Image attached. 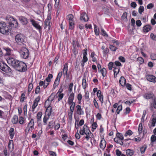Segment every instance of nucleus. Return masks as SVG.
Wrapping results in <instances>:
<instances>
[{
    "label": "nucleus",
    "mask_w": 156,
    "mask_h": 156,
    "mask_svg": "<svg viewBox=\"0 0 156 156\" xmlns=\"http://www.w3.org/2000/svg\"><path fill=\"white\" fill-rule=\"evenodd\" d=\"M10 31L8 26L5 23H0V32L4 34L8 35L10 33Z\"/></svg>",
    "instance_id": "nucleus-1"
},
{
    "label": "nucleus",
    "mask_w": 156,
    "mask_h": 156,
    "mask_svg": "<svg viewBox=\"0 0 156 156\" xmlns=\"http://www.w3.org/2000/svg\"><path fill=\"white\" fill-rule=\"evenodd\" d=\"M55 96V94L52 93L49 97L48 99L46 101L45 103V106L47 107V112H51V108L50 106L51 102L54 100Z\"/></svg>",
    "instance_id": "nucleus-2"
},
{
    "label": "nucleus",
    "mask_w": 156,
    "mask_h": 156,
    "mask_svg": "<svg viewBox=\"0 0 156 156\" xmlns=\"http://www.w3.org/2000/svg\"><path fill=\"white\" fill-rule=\"evenodd\" d=\"M19 52L21 57L26 59L28 58L29 52L28 50L25 48H23L20 50Z\"/></svg>",
    "instance_id": "nucleus-3"
},
{
    "label": "nucleus",
    "mask_w": 156,
    "mask_h": 156,
    "mask_svg": "<svg viewBox=\"0 0 156 156\" xmlns=\"http://www.w3.org/2000/svg\"><path fill=\"white\" fill-rule=\"evenodd\" d=\"M16 69L19 71L21 72L25 71L27 69L26 64L24 62L21 61L19 63Z\"/></svg>",
    "instance_id": "nucleus-4"
},
{
    "label": "nucleus",
    "mask_w": 156,
    "mask_h": 156,
    "mask_svg": "<svg viewBox=\"0 0 156 156\" xmlns=\"http://www.w3.org/2000/svg\"><path fill=\"white\" fill-rule=\"evenodd\" d=\"M0 69L6 73L11 71V69L6 64L4 63H0Z\"/></svg>",
    "instance_id": "nucleus-5"
},
{
    "label": "nucleus",
    "mask_w": 156,
    "mask_h": 156,
    "mask_svg": "<svg viewBox=\"0 0 156 156\" xmlns=\"http://www.w3.org/2000/svg\"><path fill=\"white\" fill-rule=\"evenodd\" d=\"M24 37L21 34L17 35L15 37V39L16 42L18 44H20L24 41Z\"/></svg>",
    "instance_id": "nucleus-6"
},
{
    "label": "nucleus",
    "mask_w": 156,
    "mask_h": 156,
    "mask_svg": "<svg viewBox=\"0 0 156 156\" xmlns=\"http://www.w3.org/2000/svg\"><path fill=\"white\" fill-rule=\"evenodd\" d=\"M9 20H10L9 24L11 27H16L17 26L18 23L17 21L15 20L13 17H10Z\"/></svg>",
    "instance_id": "nucleus-7"
},
{
    "label": "nucleus",
    "mask_w": 156,
    "mask_h": 156,
    "mask_svg": "<svg viewBox=\"0 0 156 156\" xmlns=\"http://www.w3.org/2000/svg\"><path fill=\"white\" fill-rule=\"evenodd\" d=\"M145 77L147 80L150 82L155 83L156 82V77L150 74L147 75Z\"/></svg>",
    "instance_id": "nucleus-8"
},
{
    "label": "nucleus",
    "mask_w": 156,
    "mask_h": 156,
    "mask_svg": "<svg viewBox=\"0 0 156 156\" xmlns=\"http://www.w3.org/2000/svg\"><path fill=\"white\" fill-rule=\"evenodd\" d=\"M62 75V72H61L58 73V76H57V77L56 78V79L55 80V82L54 83V84L53 86L54 87H56L58 85V84L59 83V80H60V78L61 77Z\"/></svg>",
    "instance_id": "nucleus-9"
},
{
    "label": "nucleus",
    "mask_w": 156,
    "mask_h": 156,
    "mask_svg": "<svg viewBox=\"0 0 156 156\" xmlns=\"http://www.w3.org/2000/svg\"><path fill=\"white\" fill-rule=\"evenodd\" d=\"M30 21L32 25L36 28L39 30L41 29V26L36 21L33 19H30Z\"/></svg>",
    "instance_id": "nucleus-10"
},
{
    "label": "nucleus",
    "mask_w": 156,
    "mask_h": 156,
    "mask_svg": "<svg viewBox=\"0 0 156 156\" xmlns=\"http://www.w3.org/2000/svg\"><path fill=\"white\" fill-rule=\"evenodd\" d=\"M51 112L52 110H51V112H50V111L47 112V110H46L45 115H44L43 119V121L44 123V125H46L47 124V121L49 119V116L51 115Z\"/></svg>",
    "instance_id": "nucleus-11"
},
{
    "label": "nucleus",
    "mask_w": 156,
    "mask_h": 156,
    "mask_svg": "<svg viewBox=\"0 0 156 156\" xmlns=\"http://www.w3.org/2000/svg\"><path fill=\"white\" fill-rule=\"evenodd\" d=\"M51 17L50 16H48L46 20L44 21L45 25H44V28L48 27V29H50V25Z\"/></svg>",
    "instance_id": "nucleus-12"
},
{
    "label": "nucleus",
    "mask_w": 156,
    "mask_h": 156,
    "mask_svg": "<svg viewBox=\"0 0 156 156\" xmlns=\"http://www.w3.org/2000/svg\"><path fill=\"white\" fill-rule=\"evenodd\" d=\"M144 97L145 99H147L152 98L154 100V99H156L155 97L152 93H148L145 94L144 95Z\"/></svg>",
    "instance_id": "nucleus-13"
},
{
    "label": "nucleus",
    "mask_w": 156,
    "mask_h": 156,
    "mask_svg": "<svg viewBox=\"0 0 156 156\" xmlns=\"http://www.w3.org/2000/svg\"><path fill=\"white\" fill-rule=\"evenodd\" d=\"M156 122V118L154 117L151 120L148 124L149 127L151 129L152 127H154Z\"/></svg>",
    "instance_id": "nucleus-14"
},
{
    "label": "nucleus",
    "mask_w": 156,
    "mask_h": 156,
    "mask_svg": "<svg viewBox=\"0 0 156 156\" xmlns=\"http://www.w3.org/2000/svg\"><path fill=\"white\" fill-rule=\"evenodd\" d=\"M80 19L81 20H83L84 22H87L88 20L89 17L86 13L84 12L81 15Z\"/></svg>",
    "instance_id": "nucleus-15"
},
{
    "label": "nucleus",
    "mask_w": 156,
    "mask_h": 156,
    "mask_svg": "<svg viewBox=\"0 0 156 156\" xmlns=\"http://www.w3.org/2000/svg\"><path fill=\"white\" fill-rule=\"evenodd\" d=\"M20 21L23 25H26L28 23V20L25 16H21L19 17Z\"/></svg>",
    "instance_id": "nucleus-16"
},
{
    "label": "nucleus",
    "mask_w": 156,
    "mask_h": 156,
    "mask_svg": "<svg viewBox=\"0 0 156 156\" xmlns=\"http://www.w3.org/2000/svg\"><path fill=\"white\" fill-rule=\"evenodd\" d=\"M68 70V64L67 63H66L64 65L62 72L64 76L66 75L68 77L69 76V75L67 73Z\"/></svg>",
    "instance_id": "nucleus-17"
},
{
    "label": "nucleus",
    "mask_w": 156,
    "mask_h": 156,
    "mask_svg": "<svg viewBox=\"0 0 156 156\" xmlns=\"http://www.w3.org/2000/svg\"><path fill=\"white\" fill-rule=\"evenodd\" d=\"M16 60L12 58H8L7 59V63L13 66Z\"/></svg>",
    "instance_id": "nucleus-18"
},
{
    "label": "nucleus",
    "mask_w": 156,
    "mask_h": 156,
    "mask_svg": "<svg viewBox=\"0 0 156 156\" xmlns=\"http://www.w3.org/2000/svg\"><path fill=\"white\" fill-rule=\"evenodd\" d=\"M76 113L77 114L81 115L83 114V112L81 108L80 105H78L76 106Z\"/></svg>",
    "instance_id": "nucleus-19"
},
{
    "label": "nucleus",
    "mask_w": 156,
    "mask_h": 156,
    "mask_svg": "<svg viewBox=\"0 0 156 156\" xmlns=\"http://www.w3.org/2000/svg\"><path fill=\"white\" fill-rule=\"evenodd\" d=\"M106 146V142L104 139H102L100 144V147L101 148L104 149Z\"/></svg>",
    "instance_id": "nucleus-20"
},
{
    "label": "nucleus",
    "mask_w": 156,
    "mask_h": 156,
    "mask_svg": "<svg viewBox=\"0 0 156 156\" xmlns=\"http://www.w3.org/2000/svg\"><path fill=\"white\" fill-rule=\"evenodd\" d=\"M151 29V27L150 25H146L143 27V30L144 32H147L150 30Z\"/></svg>",
    "instance_id": "nucleus-21"
},
{
    "label": "nucleus",
    "mask_w": 156,
    "mask_h": 156,
    "mask_svg": "<svg viewBox=\"0 0 156 156\" xmlns=\"http://www.w3.org/2000/svg\"><path fill=\"white\" fill-rule=\"evenodd\" d=\"M119 82L122 86H125L126 83V79L123 76H122L120 77Z\"/></svg>",
    "instance_id": "nucleus-22"
},
{
    "label": "nucleus",
    "mask_w": 156,
    "mask_h": 156,
    "mask_svg": "<svg viewBox=\"0 0 156 156\" xmlns=\"http://www.w3.org/2000/svg\"><path fill=\"white\" fill-rule=\"evenodd\" d=\"M74 94L73 93L70 94L68 98V103H71L72 102H73V101L74 99Z\"/></svg>",
    "instance_id": "nucleus-23"
},
{
    "label": "nucleus",
    "mask_w": 156,
    "mask_h": 156,
    "mask_svg": "<svg viewBox=\"0 0 156 156\" xmlns=\"http://www.w3.org/2000/svg\"><path fill=\"white\" fill-rule=\"evenodd\" d=\"M8 147L11 151H12L14 149V145L12 140H10L9 141L8 144Z\"/></svg>",
    "instance_id": "nucleus-24"
},
{
    "label": "nucleus",
    "mask_w": 156,
    "mask_h": 156,
    "mask_svg": "<svg viewBox=\"0 0 156 156\" xmlns=\"http://www.w3.org/2000/svg\"><path fill=\"white\" fill-rule=\"evenodd\" d=\"M62 91V90L60 89L57 93V94L58 95V101H60L62 98L64 96V94H63L61 93V92Z\"/></svg>",
    "instance_id": "nucleus-25"
},
{
    "label": "nucleus",
    "mask_w": 156,
    "mask_h": 156,
    "mask_svg": "<svg viewBox=\"0 0 156 156\" xmlns=\"http://www.w3.org/2000/svg\"><path fill=\"white\" fill-rule=\"evenodd\" d=\"M134 153L133 150L130 149H128L126 150V154L128 156L132 155L134 154Z\"/></svg>",
    "instance_id": "nucleus-26"
},
{
    "label": "nucleus",
    "mask_w": 156,
    "mask_h": 156,
    "mask_svg": "<svg viewBox=\"0 0 156 156\" xmlns=\"http://www.w3.org/2000/svg\"><path fill=\"white\" fill-rule=\"evenodd\" d=\"M18 121V117L17 115H14L12 119V121L14 124H16Z\"/></svg>",
    "instance_id": "nucleus-27"
},
{
    "label": "nucleus",
    "mask_w": 156,
    "mask_h": 156,
    "mask_svg": "<svg viewBox=\"0 0 156 156\" xmlns=\"http://www.w3.org/2000/svg\"><path fill=\"white\" fill-rule=\"evenodd\" d=\"M69 105H70V111H73L74 109V108L75 105V103L74 102H72L71 103H68Z\"/></svg>",
    "instance_id": "nucleus-28"
},
{
    "label": "nucleus",
    "mask_w": 156,
    "mask_h": 156,
    "mask_svg": "<svg viewBox=\"0 0 156 156\" xmlns=\"http://www.w3.org/2000/svg\"><path fill=\"white\" fill-rule=\"evenodd\" d=\"M42 112H39L37 114V121H40L41 120V118L42 115Z\"/></svg>",
    "instance_id": "nucleus-29"
},
{
    "label": "nucleus",
    "mask_w": 156,
    "mask_h": 156,
    "mask_svg": "<svg viewBox=\"0 0 156 156\" xmlns=\"http://www.w3.org/2000/svg\"><path fill=\"white\" fill-rule=\"evenodd\" d=\"M114 77H116L117 75L119 73V68H115L114 69Z\"/></svg>",
    "instance_id": "nucleus-30"
},
{
    "label": "nucleus",
    "mask_w": 156,
    "mask_h": 156,
    "mask_svg": "<svg viewBox=\"0 0 156 156\" xmlns=\"http://www.w3.org/2000/svg\"><path fill=\"white\" fill-rule=\"evenodd\" d=\"M14 129L13 128H11L9 130V134L12 139L14 135Z\"/></svg>",
    "instance_id": "nucleus-31"
},
{
    "label": "nucleus",
    "mask_w": 156,
    "mask_h": 156,
    "mask_svg": "<svg viewBox=\"0 0 156 156\" xmlns=\"http://www.w3.org/2000/svg\"><path fill=\"white\" fill-rule=\"evenodd\" d=\"M117 137L119 138L120 140H122L123 139V135L121 133H117L116 134Z\"/></svg>",
    "instance_id": "nucleus-32"
},
{
    "label": "nucleus",
    "mask_w": 156,
    "mask_h": 156,
    "mask_svg": "<svg viewBox=\"0 0 156 156\" xmlns=\"http://www.w3.org/2000/svg\"><path fill=\"white\" fill-rule=\"evenodd\" d=\"M153 107L154 108L156 109V98L154 99L153 103L151 104L150 108L151 110L152 109V107Z\"/></svg>",
    "instance_id": "nucleus-33"
},
{
    "label": "nucleus",
    "mask_w": 156,
    "mask_h": 156,
    "mask_svg": "<svg viewBox=\"0 0 156 156\" xmlns=\"http://www.w3.org/2000/svg\"><path fill=\"white\" fill-rule=\"evenodd\" d=\"M127 13L126 12H124L123 14H122V19L124 21H126L127 20Z\"/></svg>",
    "instance_id": "nucleus-34"
},
{
    "label": "nucleus",
    "mask_w": 156,
    "mask_h": 156,
    "mask_svg": "<svg viewBox=\"0 0 156 156\" xmlns=\"http://www.w3.org/2000/svg\"><path fill=\"white\" fill-rule=\"evenodd\" d=\"M142 123H140L139 125L138 132L139 134L141 133L142 132Z\"/></svg>",
    "instance_id": "nucleus-35"
},
{
    "label": "nucleus",
    "mask_w": 156,
    "mask_h": 156,
    "mask_svg": "<svg viewBox=\"0 0 156 156\" xmlns=\"http://www.w3.org/2000/svg\"><path fill=\"white\" fill-rule=\"evenodd\" d=\"M147 148V147L146 146H144L140 148V152L141 154H143L144 153L145 150Z\"/></svg>",
    "instance_id": "nucleus-36"
},
{
    "label": "nucleus",
    "mask_w": 156,
    "mask_h": 156,
    "mask_svg": "<svg viewBox=\"0 0 156 156\" xmlns=\"http://www.w3.org/2000/svg\"><path fill=\"white\" fill-rule=\"evenodd\" d=\"M102 74L103 77H105L107 73V71L106 69L104 68L101 70Z\"/></svg>",
    "instance_id": "nucleus-37"
},
{
    "label": "nucleus",
    "mask_w": 156,
    "mask_h": 156,
    "mask_svg": "<svg viewBox=\"0 0 156 156\" xmlns=\"http://www.w3.org/2000/svg\"><path fill=\"white\" fill-rule=\"evenodd\" d=\"M82 86L84 89H85L86 87V80L85 79H83L82 80Z\"/></svg>",
    "instance_id": "nucleus-38"
},
{
    "label": "nucleus",
    "mask_w": 156,
    "mask_h": 156,
    "mask_svg": "<svg viewBox=\"0 0 156 156\" xmlns=\"http://www.w3.org/2000/svg\"><path fill=\"white\" fill-rule=\"evenodd\" d=\"M34 127H31L30 126L27 125V127L26 129V132H29L30 131H32Z\"/></svg>",
    "instance_id": "nucleus-39"
},
{
    "label": "nucleus",
    "mask_w": 156,
    "mask_h": 156,
    "mask_svg": "<svg viewBox=\"0 0 156 156\" xmlns=\"http://www.w3.org/2000/svg\"><path fill=\"white\" fill-rule=\"evenodd\" d=\"M67 19L69 20V22L70 21H73V16L72 14H69L67 16Z\"/></svg>",
    "instance_id": "nucleus-40"
},
{
    "label": "nucleus",
    "mask_w": 156,
    "mask_h": 156,
    "mask_svg": "<svg viewBox=\"0 0 156 156\" xmlns=\"http://www.w3.org/2000/svg\"><path fill=\"white\" fill-rule=\"evenodd\" d=\"M55 125V122L53 121H51L49 122L48 124V126L50 128H53Z\"/></svg>",
    "instance_id": "nucleus-41"
},
{
    "label": "nucleus",
    "mask_w": 156,
    "mask_h": 156,
    "mask_svg": "<svg viewBox=\"0 0 156 156\" xmlns=\"http://www.w3.org/2000/svg\"><path fill=\"white\" fill-rule=\"evenodd\" d=\"M69 28L70 29H72L73 28L74 26V23L73 22V21H70L69 22Z\"/></svg>",
    "instance_id": "nucleus-42"
},
{
    "label": "nucleus",
    "mask_w": 156,
    "mask_h": 156,
    "mask_svg": "<svg viewBox=\"0 0 156 156\" xmlns=\"http://www.w3.org/2000/svg\"><path fill=\"white\" fill-rule=\"evenodd\" d=\"M151 59L154 60H156V54L155 53H151Z\"/></svg>",
    "instance_id": "nucleus-43"
},
{
    "label": "nucleus",
    "mask_w": 156,
    "mask_h": 156,
    "mask_svg": "<svg viewBox=\"0 0 156 156\" xmlns=\"http://www.w3.org/2000/svg\"><path fill=\"white\" fill-rule=\"evenodd\" d=\"M109 48L111 51H115L117 49L116 47L112 45H110Z\"/></svg>",
    "instance_id": "nucleus-44"
},
{
    "label": "nucleus",
    "mask_w": 156,
    "mask_h": 156,
    "mask_svg": "<svg viewBox=\"0 0 156 156\" xmlns=\"http://www.w3.org/2000/svg\"><path fill=\"white\" fill-rule=\"evenodd\" d=\"M34 121L33 119H31L30 122L28 124V125L29 126H30L31 127H34Z\"/></svg>",
    "instance_id": "nucleus-45"
},
{
    "label": "nucleus",
    "mask_w": 156,
    "mask_h": 156,
    "mask_svg": "<svg viewBox=\"0 0 156 156\" xmlns=\"http://www.w3.org/2000/svg\"><path fill=\"white\" fill-rule=\"evenodd\" d=\"M33 85L32 83H30L29 84L28 90V92L29 93H30L32 89L33 88Z\"/></svg>",
    "instance_id": "nucleus-46"
},
{
    "label": "nucleus",
    "mask_w": 156,
    "mask_h": 156,
    "mask_svg": "<svg viewBox=\"0 0 156 156\" xmlns=\"http://www.w3.org/2000/svg\"><path fill=\"white\" fill-rule=\"evenodd\" d=\"M94 32L96 35H98L99 33V30L98 29L96 26H94Z\"/></svg>",
    "instance_id": "nucleus-47"
},
{
    "label": "nucleus",
    "mask_w": 156,
    "mask_h": 156,
    "mask_svg": "<svg viewBox=\"0 0 156 156\" xmlns=\"http://www.w3.org/2000/svg\"><path fill=\"white\" fill-rule=\"evenodd\" d=\"M122 106L121 105L119 106L118 107L117 109V114H119V112L120 111L122 110Z\"/></svg>",
    "instance_id": "nucleus-48"
},
{
    "label": "nucleus",
    "mask_w": 156,
    "mask_h": 156,
    "mask_svg": "<svg viewBox=\"0 0 156 156\" xmlns=\"http://www.w3.org/2000/svg\"><path fill=\"white\" fill-rule=\"evenodd\" d=\"M150 37L153 40L156 41V35L153 33H151L150 34Z\"/></svg>",
    "instance_id": "nucleus-49"
},
{
    "label": "nucleus",
    "mask_w": 156,
    "mask_h": 156,
    "mask_svg": "<svg viewBox=\"0 0 156 156\" xmlns=\"http://www.w3.org/2000/svg\"><path fill=\"white\" fill-rule=\"evenodd\" d=\"M144 10V7L143 6H140L139 9V12L140 14H141Z\"/></svg>",
    "instance_id": "nucleus-50"
},
{
    "label": "nucleus",
    "mask_w": 156,
    "mask_h": 156,
    "mask_svg": "<svg viewBox=\"0 0 156 156\" xmlns=\"http://www.w3.org/2000/svg\"><path fill=\"white\" fill-rule=\"evenodd\" d=\"M24 121V118L22 116H21L19 118V122L20 124H23V123Z\"/></svg>",
    "instance_id": "nucleus-51"
},
{
    "label": "nucleus",
    "mask_w": 156,
    "mask_h": 156,
    "mask_svg": "<svg viewBox=\"0 0 156 156\" xmlns=\"http://www.w3.org/2000/svg\"><path fill=\"white\" fill-rule=\"evenodd\" d=\"M73 83H71L69 86V90L70 92H72L73 89Z\"/></svg>",
    "instance_id": "nucleus-52"
},
{
    "label": "nucleus",
    "mask_w": 156,
    "mask_h": 156,
    "mask_svg": "<svg viewBox=\"0 0 156 156\" xmlns=\"http://www.w3.org/2000/svg\"><path fill=\"white\" fill-rule=\"evenodd\" d=\"M154 6L153 4L152 3H150L148 4L147 6V9H150L153 8Z\"/></svg>",
    "instance_id": "nucleus-53"
},
{
    "label": "nucleus",
    "mask_w": 156,
    "mask_h": 156,
    "mask_svg": "<svg viewBox=\"0 0 156 156\" xmlns=\"http://www.w3.org/2000/svg\"><path fill=\"white\" fill-rule=\"evenodd\" d=\"M38 103H37V102H34V104L32 106V109L33 111H34V109L35 108L37 107V106L38 105Z\"/></svg>",
    "instance_id": "nucleus-54"
},
{
    "label": "nucleus",
    "mask_w": 156,
    "mask_h": 156,
    "mask_svg": "<svg viewBox=\"0 0 156 156\" xmlns=\"http://www.w3.org/2000/svg\"><path fill=\"white\" fill-rule=\"evenodd\" d=\"M137 60L139 61V62L140 63H142L144 62V60L143 58L141 57H139L137 58Z\"/></svg>",
    "instance_id": "nucleus-55"
},
{
    "label": "nucleus",
    "mask_w": 156,
    "mask_h": 156,
    "mask_svg": "<svg viewBox=\"0 0 156 156\" xmlns=\"http://www.w3.org/2000/svg\"><path fill=\"white\" fill-rule=\"evenodd\" d=\"M101 33L102 35L106 37L108 36V34H106L105 31L103 29H101Z\"/></svg>",
    "instance_id": "nucleus-56"
},
{
    "label": "nucleus",
    "mask_w": 156,
    "mask_h": 156,
    "mask_svg": "<svg viewBox=\"0 0 156 156\" xmlns=\"http://www.w3.org/2000/svg\"><path fill=\"white\" fill-rule=\"evenodd\" d=\"M113 64V63L112 62H110L108 63V69L109 70H111L112 69Z\"/></svg>",
    "instance_id": "nucleus-57"
},
{
    "label": "nucleus",
    "mask_w": 156,
    "mask_h": 156,
    "mask_svg": "<svg viewBox=\"0 0 156 156\" xmlns=\"http://www.w3.org/2000/svg\"><path fill=\"white\" fill-rule=\"evenodd\" d=\"M55 8H57L58 7L59 3V0H55Z\"/></svg>",
    "instance_id": "nucleus-58"
},
{
    "label": "nucleus",
    "mask_w": 156,
    "mask_h": 156,
    "mask_svg": "<svg viewBox=\"0 0 156 156\" xmlns=\"http://www.w3.org/2000/svg\"><path fill=\"white\" fill-rule=\"evenodd\" d=\"M20 62V61L16 60L15 62V63H14V64L13 66V67L15 68L16 69L17 66V65H18Z\"/></svg>",
    "instance_id": "nucleus-59"
},
{
    "label": "nucleus",
    "mask_w": 156,
    "mask_h": 156,
    "mask_svg": "<svg viewBox=\"0 0 156 156\" xmlns=\"http://www.w3.org/2000/svg\"><path fill=\"white\" fill-rule=\"evenodd\" d=\"M82 98V97L81 94H78L77 96V99L80 102L81 101Z\"/></svg>",
    "instance_id": "nucleus-60"
},
{
    "label": "nucleus",
    "mask_w": 156,
    "mask_h": 156,
    "mask_svg": "<svg viewBox=\"0 0 156 156\" xmlns=\"http://www.w3.org/2000/svg\"><path fill=\"white\" fill-rule=\"evenodd\" d=\"M156 140V137L155 136L153 135L151 137V142H153Z\"/></svg>",
    "instance_id": "nucleus-61"
},
{
    "label": "nucleus",
    "mask_w": 156,
    "mask_h": 156,
    "mask_svg": "<svg viewBox=\"0 0 156 156\" xmlns=\"http://www.w3.org/2000/svg\"><path fill=\"white\" fill-rule=\"evenodd\" d=\"M97 127V124L96 122H94L92 125V128L94 130Z\"/></svg>",
    "instance_id": "nucleus-62"
},
{
    "label": "nucleus",
    "mask_w": 156,
    "mask_h": 156,
    "mask_svg": "<svg viewBox=\"0 0 156 156\" xmlns=\"http://www.w3.org/2000/svg\"><path fill=\"white\" fill-rule=\"evenodd\" d=\"M40 87L39 86L37 87L35 90V93L36 94H38L40 91Z\"/></svg>",
    "instance_id": "nucleus-63"
},
{
    "label": "nucleus",
    "mask_w": 156,
    "mask_h": 156,
    "mask_svg": "<svg viewBox=\"0 0 156 156\" xmlns=\"http://www.w3.org/2000/svg\"><path fill=\"white\" fill-rule=\"evenodd\" d=\"M136 25L140 27L141 25V22L140 20H138L136 22Z\"/></svg>",
    "instance_id": "nucleus-64"
}]
</instances>
